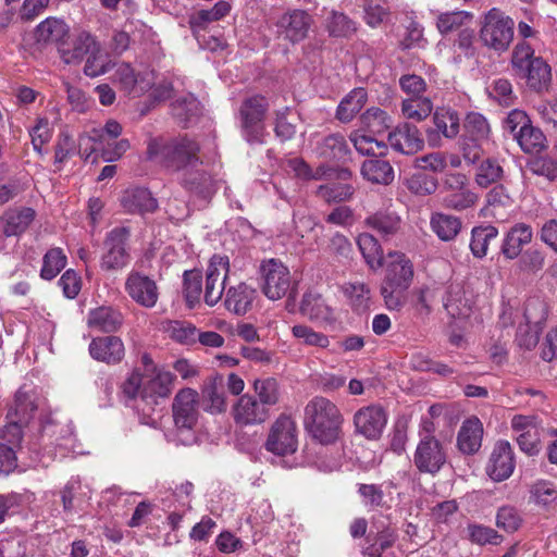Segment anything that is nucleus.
Here are the masks:
<instances>
[{
  "label": "nucleus",
  "mask_w": 557,
  "mask_h": 557,
  "mask_svg": "<svg viewBox=\"0 0 557 557\" xmlns=\"http://www.w3.org/2000/svg\"><path fill=\"white\" fill-rule=\"evenodd\" d=\"M200 149L197 140L184 135L165 140L150 139L146 153L148 160L157 161L168 171L182 172L202 164Z\"/></svg>",
  "instance_id": "1"
},
{
  "label": "nucleus",
  "mask_w": 557,
  "mask_h": 557,
  "mask_svg": "<svg viewBox=\"0 0 557 557\" xmlns=\"http://www.w3.org/2000/svg\"><path fill=\"white\" fill-rule=\"evenodd\" d=\"M513 76L523 81L525 86L536 94L549 91L552 86V67L542 58L536 57L534 49L528 42H518L511 54Z\"/></svg>",
  "instance_id": "2"
},
{
  "label": "nucleus",
  "mask_w": 557,
  "mask_h": 557,
  "mask_svg": "<svg viewBox=\"0 0 557 557\" xmlns=\"http://www.w3.org/2000/svg\"><path fill=\"white\" fill-rule=\"evenodd\" d=\"M304 422L314 440L327 445L337 440L343 416L333 401L322 396H315L305 408Z\"/></svg>",
  "instance_id": "3"
},
{
  "label": "nucleus",
  "mask_w": 557,
  "mask_h": 557,
  "mask_svg": "<svg viewBox=\"0 0 557 557\" xmlns=\"http://www.w3.org/2000/svg\"><path fill=\"white\" fill-rule=\"evenodd\" d=\"M198 393L193 388H183L174 397L172 411L174 420V441L184 446L197 442L195 426L198 421Z\"/></svg>",
  "instance_id": "4"
},
{
  "label": "nucleus",
  "mask_w": 557,
  "mask_h": 557,
  "mask_svg": "<svg viewBox=\"0 0 557 557\" xmlns=\"http://www.w3.org/2000/svg\"><path fill=\"white\" fill-rule=\"evenodd\" d=\"M261 290L270 300H278L287 296V300L296 299V290L292 287V276L287 267L276 259H269L260 265Z\"/></svg>",
  "instance_id": "5"
},
{
  "label": "nucleus",
  "mask_w": 557,
  "mask_h": 557,
  "mask_svg": "<svg viewBox=\"0 0 557 557\" xmlns=\"http://www.w3.org/2000/svg\"><path fill=\"white\" fill-rule=\"evenodd\" d=\"M513 21L505 16L499 10L492 9L484 17L480 30V38L484 46L504 52L508 49L513 38Z\"/></svg>",
  "instance_id": "6"
},
{
  "label": "nucleus",
  "mask_w": 557,
  "mask_h": 557,
  "mask_svg": "<svg viewBox=\"0 0 557 557\" xmlns=\"http://www.w3.org/2000/svg\"><path fill=\"white\" fill-rule=\"evenodd\" d=\"M129 237L131 230L126 226H117L108 232L103 240L104 251L100 261L102 270L119 271L128 265L131 261Z\"/></svg>",
  "instance_id": "7"
},
{
  "label": "nucleus",
  "mask_w": 557,
  "mask_h": 557,
  "mask_svg": "<svg viewBox=\"0 0 557 557\" xmlns=\"http://www.w3.org/2000/svg\"><path fill=\"white\" fill-rule=\"evenodd\" d=\"M268 108V101L260 95L243 101L239 108L240 127L243 136L249 144H262L264 131L262 122Z\"/></svg>",
  "instance_id": "8"
},
{
  "label": "nucleus",
  "mask_w": 557,
  "mask_h": 557,
  "mask_svg": "<svg viewBox=\"0 0 557 557\" xmlns=\"http://www.w3.org/2000/svg\"><path fill=\"white\" fill-rule=\"evenodd\" d=\"M447 449L434 435L420 437L413 454V465L420 473L435 476L447 462Z\"/></svg>",
  "instance_id": "9"
},
{
  "label": "nucleus",
  "mask_w": 557,
  "mask_h": 557,
  "mask_svg": "<svg viewBox=\"0 0 557 557\" xmlns=\"http://www.w3.org/2000/svg\"><path fill=\"white\" fill-rule=\"evenodd\" d=\"M297 426L295 421L286 414H281L272 424L265 448L268 451L277 455L286 456L294 454L297 450Z\"/></svg>",
  "instance_id": "10"
},
{
  "label": "nucleus",
  "mask_w": 557,
  "mask_h": 557,
  "mask_svg": "<svg viewBox=\"0 0 557 557\" xmlns=\"http://www.w3.org/2000/svg\"><path fill=\"white\" fill-rule=\"evenodd\" d=\"M230 272V261L228 257L213 255L210 260L206 271V282H205V293L203 299L205 302L212 307L216 305L225 289V282Z\"/></svg>",
  "instance_id": "11"
},
{
  "label": "nucleus",
  "mask_w": 557,
  "mask_h": 557,
  "mask_svg": "<svg viewBox=\"0 0 557 557\" xmlns=\"http://www.w3.org/2000/svg\"><path fill=\"white\" fill-rule=\"evenodd\" d=\"M435 128L425 131L428 143L431 147L441 146V135L447 139H454L459 134L460 119L456 110L449 107H437L433 112Z\"/></svg>",
  "instance_id": "12"
},
{
  "label": "nucleus",
  "mask_w": 557,
  "mask_h": 557,
  "mask_svg": "<svg viewBox=\"0 0 557 557\" xmlns=\"http://www.w3.org/2000/svg\"><path fill=\"white\" fill-rule=\"evenodd\" d=\"M386 423V412L380 405L362 407L354 416L356 433L371 441L380 438Z\"/></svg>",
  "instance_id": "13"
},
{
  "label": "nucleus",
  "mask_w": 557,
  "mask_h": 557,
  "mask_svg": "<svg viewBox=\"0 0 557 557\" xmlns=\"http://www.w3.org/2000/svg\"><path fill=\"white\" fill-rule=\"evenodd\" d=\"M387 141L393 150L407 156L416 154L424 147L419 128L409 122L400 123L389 132Z\"/></svg>",
  "instance_id": "14"
},
{
  "label": "nucleus",
  "mask_w": 557,
  "mask_h": 557,
  "mask_svg": "<svg viewBox=\"0 0 557 557\" xmlns=\"http://www.w3.org/2000/svg\"><path fill=\"white\" fill-rule=\"evenodd\" d=\"M125 290L135 302L145 308L154 307L159 298L156 282L137 271L128 273L125 281Z\"/></svg>",
  "instance_id": "15"
},
{
  "label": "nucleus",
  "mask_w": 557,
  "mask_h": 557,
  "mask_svg": "<svg viewBox=\"0 0 557 557\" xmlns=\"http://www.w3.org/2000/svg\"><path fill=\"white\" fill-rule=\"evenodd\" d=\"M173 380L174 376L169 371L154 373L153 377L144 383L140 392V403L144 406L140 407V404H138L137 408L143 411H146V407H148V410H153V407L159 404V399H165L170 396Z\"/></svg>",
  "instance_id": "16"
},
{
  "label": "nucleus",
  "mask_w": 557,
  "mask_h": 557,
  "mask_svg": "<svg viewBox=\"0 0 557 557\" xmlns=\"http://www.w3.org/2000/svg\"><path fill=\"white\" fill-rule=\"evenodd\" d=\"M516 467L513 450L507 441H499L495 444L490 457L486 472L492 480L502 482L507 480Z\"/></svg>",
  "instance_id": "17"
},
{
  "label": "nucleus",
  "mask_w": 557,
  "mask_h": 557,
  "mask_svg": "<svg viewBox=\"0 0 557 557\" xmlns=\"http://www.w3.org/2000/svg\"><path fill=\"white\" fill-rule=\"evenodd\" d=\"M88 350L92 359L109 366L120 363L125 356L123 341L114 335L92 338L89 343Z\"/></svg>",
  "instance_id": "18"
},
{
  "label": "nucleus",
  "mask_w": 557,
  "mask_h": 557,
  "mask_svg": "<svg viewBox=\"0 0 557 557\" xmlns=\"http://www.w3.org/2000/svg\"><path fill=\"white\" fill-rule=\"evenodd\" d=\"M234 421L240 425L263 423L270 417V410L249 394L242 395L232 410Z\"/></svg>",
  "instance_id": "19"
},
{
  "label": "nucleus",
  "mask_w": 557,
  "mask_h": 557,
  "mask_svg": "<svg viewBox=\"0 0 557 557\" xmlns=\"http://www.w3.org/2000/svg\"><path fill=\"white\" fill-rule=\"evenodd\" d=\"M120 201L123 209L131 214L153 213L159 207L158 200L145 187L127 188L123 191Z\"/></svg>",
  "instance_id": "20"
},
{
  "label": "nucleus",
  "mask_w": 557,
  "mask_h": 557,
  "mask_svg": "<svg viewBox=\"0 0 557 557\" xmlns=\"http://www.w3.org/2000/svg\"><path fill=\"white\" fill-rule=\"evenodd\" d=\"M533 238V230L529 224L516 223L506 233L500 252L508 260H513L523 253V247Z\"/></svg>",
  "instance_id": "21"
},
{
  "label": "nucleus",
  "mask_w": 557,
  "mask_h": 557,
  "mask_svg": "<svg viewBox=\"0 0 557 557\" xmlns=\"http://www.w3.org/2000/svg\"><path fill=\"white\" fill-rule=\"evenodd\" d=\"M388 257L391 260L386 265L383 282L409 288L414 274L412 262L405 253L398 251L389 252Z\"/></svg>",
  "instance_id": "22"
},
{
  "label": "nucleus",
  "mask_w": 557,
  "mask_h": 557,
  "mask_svg": "<svg viewBox=\"0 0 557 557\" xmlns=\"http://www.w3.org/2000/svg\"><path fill=\"white\" fill-rule=\"evenodd\" d=\"M69 35V25L58 17H47L35 28V39L38 44L55 45L59 51L66 42Z\"/></svg>",
  "instance_id": "23"
},
{
  "label": "nucleus",
  "mask_w": 557,
  "mask_h": 557,
  "mask_svg": "<svg viewBox=\"0 0 557 557\" xmlns=\"http://www.w3.org/2000/svg\"><path fill=\"white\" fill-rule=\"evenodd\" d=\"M318 157L327 161L345 163L350 159V148L345 137L339 134H330L322 138L315 147Z\"/></svg>",
  "instance_id": "24"
},
{
  "label": "nucleus",
  "mask_w": 557,
  "mask_h": 557,
  "mask_svg": "<svg viewBox=\"0 0 557 557\" xmlns=\"http://www.w3.org/2000/svg\"><path fill=\"white\" fill-rule=\"evenodd\" d=\"M483 424L472 417L465 420L457 436V447L465 455L475 454L482 444Z\"/></svg>",
  "instance_id": "25"
},
{
  "label": "nucleus",
  "mask_w": 557,
  "mask_h": 557,
  "mask_svg": "<svg viewBox=\"0 0 557 557\" xmlns=\"http://www.w3.org/2000/svg\"><path fill=\"white\" fill-rule=\"evenodd\" d=\"M312 24V17L304 10H293L281 20L284 28L285 38L296 44L304 40Z\"/></svg>",
  "instance_id": "26"
},
{
  "label": "nucleus",
  "mask_w": 557,
  "mask_h": 557,
  "mask_svg": "<svg viewBox=\"0 0 557 557\" xmlns=\"http://www.w3.org/2000/svg\"><path fill=\"white\" fill-rule=\"evenodd\" d=\"M99 45L100 44L90 33L82 30L76 35L71 47L65 42L64 46L60 48V54L65 63L76 64L95 51L94 49Z\"/></svg>",
  "instance_id": "27"
},
{
  "label": "nucleus",
  "mask_w": 557,
  "mask_h": 557,
  "mask_svg": "<svg viewBox=\"0 0 557 557\" xmlns=\"http://www.w3.org/2000/svg\"><path fill=\"white\" fill-rule=\"evenodd\" d=\"M364 223L374 230L382 238L389 239L401 230V218L391 209L380 210L366 218Z\"/></svg>",
  "instance_id": "28"
},
{
  "label": "nucleus",
  "mask_w": 557,
  "mask_h": 557,
  "mask_svg": "<svg viewBox=\"0 0 557 557\" xmlns=\"http://www.w3.org/2000/svg\"><path fill=\"white\" fill-rule=\"evenodd\" d=\"M123 321V314L119 310L101 306L89 311L87 324L98 332L114 333L120 330Z\"/></svg>",
  "instance_id": "29"
},
{
  "label": "nucleus",
  "mask_w": 557,
  "mask_h": 557,
  "mask_svg": "<svg viewBox=\"0 0 557 557\" xmlns=\"http://www.w3.org/2000/svg\"><path fill=\"white\" fill-rule=\"evenodd\" d=\"M256 289L245 282L231 286L225 292L224 306L235 314H245L252 306Z\"/></svg>",
  "instance_id": "30"
},
{
  "label": "nucleus",
  "mask_w": 557,
  "mask_h": 557,
  "mask_svg": "<svg viewBox=\"0 0 557 557\" xmlns=\"http://www.w3.org/2000/svg\"><path fill=\"white\" fill-rule=\"evenodd\" d=\"M180 185L189 193L206 197L211 193L213 180L212 176L202 169L188 166L181 172Z\"/></svg>",
  "instance_id": "31"
},
{
  "label": "nucleus",
  "mask_w": 557,
  "mask_h": 557,
  "mask_svg": "<svg viewBox=\"0 0 557 557\" xmlns=\"http://www.w3.org/2000/svg\"><path fill=\"white\" fill-rule=\"evenodd\" d=\"M35 216V210L28 207L9 209L2 216L3 235L5 237L20 236L29 227Z\"/></svg>",
  "instance_id": "32"
},
{
  "label": "nucleus",
  "mask_w": 557,
  "mask_h": 557,
  "mask_svg": "<svg viewBox=\"0 0 557 557\" xmlns=\"http://www.w3.org/2000/svg\"><path fill=\"white\" fill-rule=\"evenodd\" d=\"M231 11V4L227 1L220 0L209 10H199L189 15L188 25L194 36L208 28L209 24L218 22L225 17Z\"/></svg>",
  "instance_id": "33"
},
{
  "label": "nucleus",
  "mask_w": 557,
  "mask_h": 557,
  "mask_svg": "<svg viewBox=\"0 0 557 557\" xmlns=\"http://www.w3.org/2000/svg\"><path fill=\"white\" fill-rule=\"evenodd\" d=\"M202 403L205 410L211 413H221L226 409L224 397V380L222 375L211 377L202 388Z\"/></svg>",
  "instance_id": "34"
},
{
  "label": "nucleus",
  "mask_w": 557,
  "mask_h": 557,
  "mask_svg": "<svg viewBox=\"0 0 557 557\" xmlns=\"http://www.w3.org/2000/svg\"><path fill=\"white\" fill-rule=\"evenodd\" d=\"M443 305L451 318H467L471 313L470 301L466 297L463 287L458 283L448 286Z\"/></svg>",
  "instance_id": "35"
},
{
  "label": "nucleus",
  "mask_w": 557,
  "mask_h": 557,
  "mask_svg": "<svg viewBox=\"0 0 557 557\" xmlns=\"http://www.w3.org/2000/svg\"><path fill=\"white\" fill-rule=\"evenodd\" d=\"M430 226L441 240L450 242L460 233L462 222L458 216L434 212L430 218Z\"/></svg>",
  "instance_id": "36"
},
{
  "label": "nucleus",
  "mask_w": 557,
  "mask_h": 557,
  "mask_svg": "<svg viewBox=\"0 0 557 557\" xmlns=\"http://www.w3.org/2000/svg\"><path fill=\"white\" fill-rule=\"evenodd\" d=\"M361 174L364 180L382 185H389L394 181V170L386 160L374 158L363 161Z\"/></svg>",
  "instance_id": "37"
},
{
  "label": "nucleus",
  "mask_w": 557,
  "mask_h": 557,
  "mask_svg": "<svg viewBox=\"0 0 557 557\" xmlns=\"http://www.w3.org/2000/svg\"><path fill=\"white\" fill-rule=\"evenodd\" d=\"M36 410L37 405L34 398L27 393L18 391L15 394L12 406L8 410L7 419L15 420L26 426L34 418Z\"/></svg>",
  "instance_id": "38"
},
{
  "label": "nucleus",
  "mask_w": 557,
  "mask_h": 557,
  "mask_svg": "<svg viewBox=\"0 0 557 557\" xmlns=\"http://www.w3.org/2000/svg\"><path fill=\"white\" fill-rule=\"evenodd\" d=\"M367 91L363 88L352 89L338 104L336 117L343 122H350L367 102Z\"/></svg>",
  "instance_id": "39"
},
{
  "label": "nucleus",
  "mask_w": 557,
  "mask_h": 557,
  "mask_svg": "<svg viewBox=\"0 0 557 557\" xmlns=\"http://www.w3.org/2000/svg\"><path fill=\"white\" fill-rule=\"evenodd\" d=\"M498 236V230L496 226L479 225L471 230L470 250L473 257L483 259L488 251L490 243Z\"/></svg>",
  "instance_id": "40"
},
{
  "label": "nucleus",
  "mask_w": 557,
  "mask_h": 557,
  "mask_svg": "<svg viewBox=\"0 0 557 557\" xmlns=\"http://www.w3.org/2000/svg\"><path fill=\"white\" fill-rule=\"evenodd\" d=\"M504 177V169L495 158H486L478 165L474 182L481 188L497 184Z\"/></svg>",
  "instance_id": "41"
},
{
  "label": "nucleus",
  "mask_w": 557,
  "mask_h": 557,
  "mask_svg": "<svg viewBox=\"0 0 557 557\" xmlns=\"http://www.w3.org/2000/svg\"><path fill=\"white\" fill-rule=\"evenodd\" d=\"M357 245L363 259L370 268L377 269L383 265L382 247L372 234H359L357 237Z\"/></svg>",
  "instance_id": "42"
},
{
  "label": "nucleus",
  "mask_w": 557,
  "mask_h": 557,
  "mask_svg": "<svg viewBox=\"0 0 557 557\" xmlns=\"http://www.w3.org/2000/svg\"><path fill=\"white\" fill-rule=\"evenodd\" d=\"M433 111V103L430 98L409 97L401 102V113L408 120L423 121Z\"/></svg>",
  "instance_id": "43"
},
{
  "label": "nucleus",
  "mask_w": 557,
  "mask_h": 557,
  "mask_svg": "<svg viewBox=\"0 0 557 557\" xmlns=\"http://www.w3.org/2000/svg\"><path fill=\"white\" fill-rule=\"evenodd\" d=\"M517 140L521 149L527 153H536L545 147L546 137L543 132L534 127L531 122L529 126L520 129L518 135L513 138Z\"/></svg>",
  "instance_id": "44"
},
{
  "label": "nucleus",
  "mask_w": 557,
  "mask_h": 557,
  "mask_svg": "<svg viewBox=\"0 0 557 557\" xmlns=\"http://www.w3.org/2000/svg\"><path fill=\"white\" fill-rule=\"evenodd\" d=\"M202 293V274L199 270H188L183 275V294L187 307L193 309L200 301Z\"/></svg>",
  "instance_id": "45"
},
{
  "label": "nucleus",
  "mask_w": 557,
  "mask_h": 557,
  "mask_svg": "<svg viewBox=\"0 0 557 557\" xmlns=\"http://www.w3.org/2000/svg\"><path fill=\"white\" fill-rule=\"evenodd\" d=\"M300 312L310 320H320L326 319L331 310L320 294L310 290L301 299Z\"/></svg>",
  "instance_id": "46"
},
{
  "label": "nucleus",
  "mask_w": 557,
  "mask_h": 557,
  "mask_svg": "<svg viewBox=\"0 0 557 557\" xmlns=\"http://www.w3.org/2000/svg\"><path fill=\"white\" fill-rule=\"evenodd\" d=\"M355 193L350 184L332 183L320 185L315 195L326 203H339L349 200Z\"/></svg>",
  "instance_id": "47"
},
{
  "label": "nucleus",
  "mask_w": 557,
  "mask_h": 557,
  "mask_svg": "<svg viewBox=\"0 0 557 557\" xmlns=\"http://www.w3.org/2000/svg\"><path fill=\"white\" fill-rule=\"evenodd\" d=\"M473 15L467 11H453L441 13L437 16L436 27L442 35H447L466 27L472 21Z\"/></svg>",
  "instance_id": "48"
},
{
  "label": "nucleus",
  "mask_w": 557,
  "mask_h": 557,
  "mask_svg": "<svg viewBox=\"0 0 557 557\" xmlns=\"http://www.w3.org/2000/svg\"><path fill=\"white\" fill-rule=\"evenodd\" d=\"M253 389L258 401L270 410L280 399L278 383L273 377L257 379L253 382Z\"/></svg>",
  "instance_id": "49"
},
{
  "label": "nucleus",
  "mask_w": 557,
  "mask_h": 557,
  "mask_svg": "<svg viewBox=\"0 0 557 557\" xmlns=\"http://www.w3.org/2000/svg\"><path fill=\"white\" fill-rule=\"evenodd\" d=\"M366 23L376 27L388 20L391 8L387 0H362Z\"/></svg>",
  "instance_id": "50"
},
{
  "label": "nucleus",
  "mask_w": 557,
  "mask_h": 557,
  "mask_svg": "<svg viewBox=\"0 0 557 557\" xmlns=\"http://www.w3.org/2000/svg\"><path fill=\"white\" fill-rule=\"evenodd\" d=\"M199 101L193 95L178 98L172 103L173 116L183 124V127H187L188 123L199 112Z\"/></svg>",
  "instance_id": "51"
},
{
  "label": "nucleus",
  "mask_w": 557,
  "mask_h": 557,
  "mask_svg": "<svg viewBox=\"0 0 557 557\" xmlns=\"http://www.w3.org/2000/svg\"><path fill=\"white\" fill-rule=\"evenodd\" d=\"M478 195L468 186L454 193H447L443 196L442 203L445 208L455 211H463L472 208L478 201Z\"/></svg>",
  "instance_id": "52"
},
{
  "label": "nucleus",
  "mask_w": 557,
  "mask_h": 557,
  "mask_svg": "<svg viewBox=\"0 0 557 557\" xmlns=\"http://www.w3.org/2000/svg\"><path fill=\"white\" fill-rule=\"evenodd\" d=\"M66 265V256L63 253L61 248L49 249L42 259V268L40 270V276L44 280L54 278Z\"/></svg>",
  "instance_id": "53"
},
{
  "label": "nucleus",
  "mask_w": 557,
  "mask_h": 557,
  "mask_svg": "<svg viewBox=\"0 0 557 557\" xmlns=\"http://www.w3.org/2000/svg\"><path fill=\"white\" fill-rule=\"evenodd\" d=\"M463 127V136L480 141L487 139L491 132L487 120L478 112H470L467 114Z\"/></svg>",
  "instance_id": "54"
},
{
  "label": "nucleus",
  "mask_w": 557,
  "mask_h": 557,
  "mask_svg": "<svg viewBox=\"0 0 557 557\" xmlns=\"http://www.w3.org/2000/svg\"><path fill=\"white\" fill-rule=\"evenodd\" d=\"M344 294L355 311L364 312L369 308L370 289L363 283H348L344 286Z\"/></svg>",
  "instance_id": "55"
},
{
  "label": "nucleus",
  "mask_w": 557,
  "mask_h": 557,
  "mask_svg": "<svg viewBox=\"0 0 557 557\" xmlns=\"http://www.w3.org/2000/svg\"><path fill=\"white\" fill-rule=\"evenodd\" d=\"M94 50L95 51L87 55L84 66V73L89 77L103 75L113 67L108 55L102 52L100 45Z\"/></svg>",
  "instance_id": "56"
},
{
  "label": "nucleus",
  "mask_w": 557,
  "mask_h": 557,
  "mask_svg": "<svg viewBox=\"0 0 557 557\" xmlns=\"http://www.w3.org/2000/svg\"><path fill=\"white\" fill-rule=\"evenodd\" d=\"M325 27L330 36L347 37L356 30L354 22L344 13L332 11L326 18Z\"/></svg>",
  "instance_id": "57"
},
{
  "label": "nucleus",
  "mask_w": 557,
  "mask_h": 557,
  "mask_svg": "<svg viewBox=\"0 0 557 557\" xmlns=\"http://www.w3.org/2000/svg\"><path fill=\"white\" fill-rule=\"evenodd\" d=\"M437 186V178L423 172L414 173L407 180L408 189L419 196L434 194Z\"/></svg>",
  "instance_id": "58"
},
{
  "label": "nucleus",
  "mask_w": 557,
  "mask_h": 557,
  "mask_svg": "<svg viewBox=\"0 0 557 557\" xmlns=\"http://www.w3.org/2000/svg\"><path fill=\"white\" fill-rule=\"evenodd\" d=\"M408 287L382 282L381 295L388 310H400L406 304Z\"/></svg>",
  "instance_id": "59"
},
{
  "label": "nucleus",
  "mask_w": 557,
  "mask_h": 557,
  "mask_svg": "<svg viewBox=\"0 0 557 557\" xmlns=\"http://www.w3.org/2000/svg\"><path fill=\"white\" fill-rule=\"evenodd\" d=\"M170 336L180 344L193 345L197 343V327L186 321H172L168 327Z\"/></svg>",
  "instance_id": "60"
},
{
  "label": "nucleus",
  "mask_w": 557,
  "mask_h": 557,
  "mask_svg": "<svg viewBox=\"0 0 557 557\" xmlns=\"http://www.w3.org/2000/svg\"><path fill=\"white\" fill-rule=\"evenodd\" d=\"M292 333L296 338L300 339L306 345L320 348H326L330 345L327 335L315 332L313 329L304 324L294 325Z\"/></svg>",
  "instance_id": "61"
},
{
  "label": "nucleus",
  "mask_w": 557,
  "mask_h": 557,
  "mask_svg": "<svg viewBox=\"0 0 557 557\" xmlns=\"http://www.w3.org/2000/svg\"><path fill=\"white\" fill-rule=\"evenodd\" d=\"M123 127L115 120H109L104 124L102 129L94 128L88 135L79 137V146L82 147L84 144L88 141H92L95 144H102L103 136L108 135L111 138H117L122 134Z\"/></svg>",
  "instance_id": "62"
},
{
  "label": "nucleus",
  "mask_w": 557,
  "mask_h": 557,
  "mask_svg": "<svg viewBox=\"0 0 557 557\" xmlns=\"http://www.w3.org/2000/svg\"><path fill=\"white\" fill-rule=\"evenodd\" d=\"M413 166L418 170L441 173L447 166V161L442 152H431L413 160Z\"/></svg>",
  "instance_id": "63"
},
{
  "label": "nucleus",
  "mask_w": 557,
  "mask_h": 557,
  "mask_svg": "<svg viewBox=\"0 0 557 557\" xmlns=\"http://www.w3.org/2000/svg\"><path fill=\"white\" fill-rule=\"evenodd\" d=\"M361 120L372 132H381L388 127L391 117L382 109L372 107L361 115Z\"/></svg>",
  "instance_id": "64"
}]
</instances>
